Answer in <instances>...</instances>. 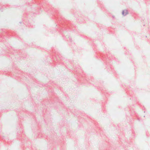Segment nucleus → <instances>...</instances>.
Instances as JSON below:
<instances>
[{
  "mask_svg": "<svg viewBox=\"0 0 150 150\" xmlns=\"http://www.w3.org/2000/svg\"><path fill=\"white\" fill-rule=\"evenodd\" d=\"M128 13L127 11L126 10H125L123 11L122 14L124 16H125Z\"/></svg>",
  "mask_w": 150,
  "mask_h": 150,
  "instance_id": "f257e3e1",
  "label": "nucleus"
}]
</instances>
